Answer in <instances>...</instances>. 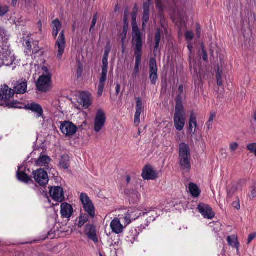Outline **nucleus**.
I'll return each instance as SVG.
<instances>
[{"instance_id":"f257e3e1","label":"nucleus","mask_w":256,"mask_h":256,"mask_svg":"<svg viewBox=\"0 0 256 256\" xmlns=\"http://www.w3.org/2000/svg\"><path fill=\"white\" fill-rule=\"evenodd\" d=\"M186 112L179 98L176 99L175 112L174 116V126L178 131H182L186 124Z\"/></svg>"},{"instance_id":"f03ea898","label":"nucleus","mask_w":256,"mask_h":256,"mask_svg":"<svg viewBox=\"0 0 256 256\" xmlns=\"http://www.w3.org/2000/svg\"><path fill=\"white\" fill-rule=\"evenodd\" d=\"M190 158L189 146L185 143H181L179 146V162L181 169L186 172L191 168Z\"/></svg>"},{"instance_id":"7ed1b4c3","label":"nucleus","mask_w":256,"mask_h":256,"mask_svg":"<svg viewBox=\"0 0 256 256\" xmlns=\"http://www.w3.org/2000/svg\"><path fill=\"white\" fill-rule=\"evenodd\" d=\"M42 74L39 77L36 86L38 90L47 92L52 88V74L46 67L42 68Z\"/></svg>"},{"instance_id":"20e7f679","label":"nucleus","mask_w":256,"mask_h":256,"mask_svg":"<svg viewBox=\"0 0 256 256\" xmlns=\"http://www.w3.org/2000/svg\"><path fill=\"white\" fill-rule=\"evenodd\" d=\"M66 47V40L64 36V31L62 30L56 42L54 49L56 58L60 60L64 52Z\"/></svg>"},{"instance_id":"39448f33","label":"nucleus","mask_w":256,"mask_h":256,"mask_svg":"<svg viewBox=\"0 0 256 256\" xmlns=\"http://www.w3.org/2000/svg\"><path fill=\"white\" fill-rule=\"evenodd\" d=\"M132 44L134 46V50H142V34L140 33L135 20L132 22Z\"/></svg>"},{"instance_id":"423d86ee","label":"nucleus","mask_w":256,"mask_h":256,"mask_svg":"<svg viewBox=\"0 0 256 256\" xmlns=\"http://www.w3.org/2000/svg\"><path fill=\"white\" fill-rule=\"evenodd\" d=\"M80 200L85 211L90 216L94 217L95 216L94 207L88 196L85 193H82Z\"/></svg>"},{"instance_id":"0eeeda50","label":"nucleus","mask_w":256,"mask_h":256,"mask_svg":"<svg viewBox=\"0 0 256 256\" xmlns=\"http://www.w3.org/2000/svg\"><path fill=\"white\" fill-rule=\"evenodd\" d=\"M106 120V114L102 110H98L94 119V130L96 132H100L104 126Z\"/></svg>"},{"instance_id":"6e6552de","label":"nucleus","mask_w":256,"mask_h":256,"mask_svg":"<svg viewBox=\"0 0 256 256\" xmlns=\"http://www.w3.org/2000/svg\"><path fill=\"white\" fill-rule=\"evenodd\" d=\"M32 175L35 181L40 186L46 185L49 180L47 172L42 168L33 172Z\"/></svg>"},{"instance_id":"1a4fd4ad","label":"nucleus","mask_w":256,"mask_h":256,"mask_svg":"<svg viewBox=\"0 0 256 256\" xmlns=\"http://www.w3.org/2000/svg\"><path fill=\"white\" fill-rule=\"evenodd\" d=\"M78 102L84 108H88L92 104V96L91 94L86 92H80L77 96Z\"/></svg>"},{"instance_id":"9d476101","label":"nucleus","mask_w":256,"mask_h":256,"mask_svg":"<svg viewBox=\"0 0 256 256\" xmlns=\"http://www.w3.org/2000/svg\"><path fill=\"white\" fill-rule=\"evenodd\" d=\"M150 79L151 83L155 85L158 79V67L156 60L154 58H151L150 60Z\"/></svg>"},{"instance_id":"9b49d317","label":"nucleus","mask_w":256,"mask_h":256,"mask_svg":"<svg viewBox=\"0 0 256 256\" xmlns=\"http://www.w3.org/2000/svg\"><path fill=\"white\" fill-rule=\"evenodd\" d=\"M50 194L52 198L58 202H61L64 200V190L60 186H52L50 190Z\"/></svg>"},{"instance_id":"f8f14e48","label":"nucleus","mask_w":256,"mask_h":256,"mask_svg":"<svg viewBox=\"0 0 256 256\" xmlns=\"http://www.w3.org/2000/svg\"><path fill=\"white\" fill-rule=\"evenodd\" d=\"M200 213L206 218L212 219L215 216L211 207L208 205L201 203L198 207Z\"/></svg>"},{"instance_id":"ddd939ff","label":"nucleus","mask_w":256,"mask_h":256,"mask_svg":"<svg viewBox=\"0 0 256 256\" xmlns=\"http://www.w3.org/2000/svg\"><path fill=\"white\" fill-rule=\"evenodd\" d=\"M62 132L66 136H72L77 130L76 127L72 123L68 122H64L61 124L60 127Z\"/></svg>"},{"instance_id":"4468645a","label":"nucleus","mask_w":256,"mask_h":256,"mask_svg":"<svg viewBox=\"0 0 256 256\" xmlns=\"http://www.w3.org/2000/svg\"><path fill=\"white\" fill-rule=\"evenodd\" d=\"M15 58L10 52L6 50L0 56V67L3 65L10 66L12 64L15 60Z\"/></svg>"},{"instance_id":"2eb2a0df","label":"nucleus","mask_w":256,"mask_h":256,"mask_svg":"<svg viewBox=\"0 0 256 256\" xmlns=\"http://www.w3.org/2000/svg\"><path fill=\"white\" fill-rule=\"evenodd\" d=\"M14 94V90L6 85L0 86V100L4 102L10 100Z\"/></svg>"},{"instance_id":"dca6fc26","label":"nucleus","mask_w":256,"mask_h":256,"mask_svg":"<svg viewBox=\"0 0 256 256\" xmlns=\"http://www.w3.org/2000/svg\"><path fill=\"white\" fill-rule=\"evenodd\" d=\"M142 50H134V55L136 57V63L134 72L132 74V77L134 79L140 72V66L141 63Z\"/></svg>"},{"instance_id":"f3484780","label":"nucleus","mask_w":256,"mask_h":256,"mask_svg":"<svg viewBox=\"0 0 256 256\" xmlns=\"http://www.w3.org/2000/svg\"><path fill=\"white\" fill-rule=\"evenodd\" d=\"M142 176L144 180H154L158 177V174L150 166H146L143 169Z\"/></svg>"},{"instance_id":"a211bd4d","label":"nucleus","mask_w":256,"mask_h":256,"mask_svg":"<svg viewBox=\"0 0 256 256\" xmlns=\"http://www.w3.org/2000/svg\"><path fill=\"white\" fill-rule=\"evenodd\" d=\"M143 108L142 102L140 98H136V112L134 114V123L136 126H138L140 124V116Z\"/></svg>"},{"instance_id":"6ab92c4d","label":"nucleus","mask_w":256,"mask_h":256,"mask_svg":"<svg viewBox=\"0 0 256 256\" xmlns=\"http://www.w3.org/2000/svg\"><path fill=\"white\" fill-rule=\"evenodd\" d=\"M60 214L64 218H70L73 213V208L72 206L66 202H63L60 206Z\"/></svg>"},{"instance_id":"aec40b11","label":"nucleus","mask_w":256,"mask_h":256,"mask_svg":"<svg viewBox=\"0 0 256 256\" xmlns=\"http://www.w3.org/2000/svg\"><path fill=\"white\" fill-rule=\"evenodd\" d=\"M151 6V0H146V2L144 3V12L142 17L143 26H144L149 20L150 11Z\"/></svg>"},{"instance_id":"412c9836","label":"nucleus","mask_w":256,"mask_h":256,"mask_svg":"<svg viewBox=\"0 0 256 256\" xmlns=\"http://www.w3.org/2000/svg\"><path fill=\"white\" fill-rule=\"evenodd\" d=\"M51 160L50 158L46 155H41L36 161V165L40 167H44L47 170L50 168L49 164Z\"/></svg>"},{"instance_id":"4be33fe9","label":"nucleus","mask_w":256,"mask_h":256,"mask_svg":"<svg viewBox=\"0 0 256 256\" xmlns=\"http://www.w3.org/2000/svg\"><path fill=\"white\" fill-rule=\"evenodd\" d=\"M146 212L142 213V216L146 218V225L148 226L150 223L155 220L158 215L156 211L154 210H150L149 211L146 210ZM140 215L142 216L141 213L140 214Z\"/></svg>"},{"instance_id":"5701e85b","label":"nucleus","mask_w":256,"mask_h":256,"mask_svg":"<svg viewBox=\"0 0 256 256\" xmlns=\"http://www.w3.org/2000/svg\"><path fill=\"white\" fill-rule=\"evenodd\" d=\"M14 92L16 94H24L26 92L27 82L26 80H20L16 82L14 87Z\"/></svg>"},{"instance_id":"b1692460","label":"nucleus","mask_w":256,"mask_h":256,"mask_svg":"<svg viewBox=\"0 0 256 256\" xmlns=\"http://www.w3.org/2000/svg\"><path fill=\"white\" fill-rule=\"evenodd\" d=\"M27 108L34 112L36 114V117L40 118L43 114V110L42 106L36 103L32 102L26 106Z\"/></svg>"},{"instance_id":"393cba45","label":"nucleus","mask_w":256,"mask_h":256,"mask_svg":"<svg viewBox=\"0 0 256 256\" xmlns=\"http://www.w3.org/2000/svg\"><path fill=\"white\" fill-rule=\"evenodd\" d=\"M188 125L189 127L188 130L189 132L192 134H194L196 129L197 127V122L196 116L194 112H192L190 114Z\"/></svg>"},{"instance_id":"a878e982","label":"nucleus","mask_w":256,"mask_h":256,"mask_svg":"<svg viewBox=\"0 0 256 256\" xmlns=\"http://www.w3.org/2000/svg\"><path fill=\"white\" fill-rule=\"evenodd\" d=\"M110 228L112 232L116 234L121 233L123 230V226L121 224L118 218H114L110 223Z\"/></svg>"},{"instance_id":"bb28decb","label":"nucleus","mask_w":256,"mask_h":256,"mask_svg":"<svg viewBox=\"0 0 256 256\" xmlns=\"http://www.w3.org/2000/svg\"><path fill=\"white\" fill-rule=\"evenodd\" d=\"M52 36L56 38L58 34V32L60 31L62 28V23L60 22L58 19H56L54 20L52 22Z\"/></svg>"},{"instance_id":"cd10ccee","label":"nucleus","mask_w":256,"mask_h":256,"mask_svg":"<svg viewBox=\"0 0 256 256\" xmlns=\"http://www.w3.org/2000/svg\"><path fill=\"white\" fill-rule=\"evenodd\" d=\"M86 234L91 240H96V228L93 226H88L86 228Z\"/></svg>"},{"instance_id":"c85d7f7f","label":"nucleus","mask_w":256,"mask_h":256,"mask_svg":"<svg viewBox=\"0 0 256 256\" xmlns=\"http://www.w3.org/2000/svg\"><path fill=\"white\" fill-rule=\"evenodd\" d=\"M189 192L191 195L194 196L197 198L200 194V190L197 185L194 183L191 182L188 186Z\"/></svg>"},{"instance_id":"c756f323","label":"nucleus","mask_w":256,"mask_h":256,"mask_svg":"<svg viewBox=\"0 0 256 256\" xmlns=\"http://www.w3.org/2000/svg\"><path fill=\"white\" fill-rule=\"evenodd\" d=\"M194 37V34L191 31H186L185 32V38L188 44V48L189 51L192 52L193 50V46L191 43V41L192 40Z\"/></svg>"},{"instance_id":"7c9ffc66","label":"nucleus","mask_w":256,"mask_h":256,"mask_svg":"<svg viewBox=\"0 0 256 256\" xmlns=\"http://www.w3.org/2000/svg\"><path fill=\"white\" fill-rule=\"evenodd\" d=\"M46 249L48 250L58 253L60 252V249L62 248L61 244H60L58 245H54L52 244L51 241H49L45 246Z\"/></svg>"},{"instance_id":"2f4dec72","label":"nucleus","mask_w":256,"mask_h":256,"mask_svg":"<svg viewBox=\"0 0 256 256\" xmlns=\"http://www.w3.org/2000/svg\"><path fill=\"white\" fill-rule=\"evenodd\" d=\"M17 178L19 180L26 184L32 181V179L24 172H18Z\"/></svg>"},{"instance_id":"473e14b6","label":"nucleus","mask_w":256,"mask_h":256,"mask_svg":"<svg viewBox=\"0 0 256 256\" xmlns=\"http://www.w3.org/2000/svg\"><path fill=\"white\" fill-rule=\"evenodd\" d=\"M161 36H160V29H158L156 30V34L155 36V40H156V44L154 48V54L156 55V51L159 46V44Z\"/></svg>"},{"instance_id":"72a5a7b5","label":"nucleus","mask_w":256,"mask_h":256,"mask_svg":"<svg viewBox=\"0 0 256 256\" xmlns=\"http://www.w3.org/2000/svg\"><path fill=\"white\" fill-rule=\"evenodd\" d=\"M189 62H190V67L191 69L193 68L195 72H196V62L194 59V57L192 56V52L190 53V56H189Z\"/></svg>"},{"instance_id":"f704fd0d","label":"nucleus","mask_w":256,"mask_h":256,"mask_svg":"<svg viewBox=\"0 0 256 256\" xmlns=\"http://www.w3.org/2000/svg\"><path fill=\"white\" fill-rule=\"evenodd\" d=\"M60 168L64 169H68L70 166L68 158L67 156L62 157L60 162Z\"/></svg>"},{"instance_id":"c9c22d12","label":"nucleus","mask_w":256,"mask_h":256,"mask_svg":"<svg viewBox=\"0 0 256 256\" xmlns=\"http://www.w3.org/2000/svg\"><path fill=\"white\" fill-rule=\"evenodd\" d=\"M222 70H220V68H218L216 72V78L217 84L219 86H223V82L222 80Z\"/></svg>"},{"instance_id":"e433bc0d","label":"nucleus","mask_w":256,"mask_h":256,"mask_svg":"<svg viewBox=\"0 0 256 256\" xmlns=\"http://www.w3.org/2000/svg\"><path fill=\"white\" fill-rule=\"evenodd\" d=\"M236 188L234 187H230L227 190V200L230 201L234 194Z\"/></svg>"},{"instance_id":"4c0bfd02","label":"nucleus","mask_w":256,"mask_h":256,"mask_svg":"<svg viewBox=\"0 0 256 256\" xmlns=\"http://www.w3.org/2000/svg\"><path fill=\"white\" fill-rule=\"evenodd\" d=\"M139 233L136 228H132L129 232V238L133 240H135L138 236Z\"/></svg>"},{"instance_id":"58836bf2","label":"nucleus","mask_w":256,"mask_h":256,"mask_svg":"<svg viewBox=\"0 0 256 256\" xmlns=\"http://www.w3.org/2000/svg\"><path fill=\"white\" fill-rule=\"evenodd\" d=\"M247 149L256 157V143L254 142L248 144L246 146Z\"/></svg>"},{"instance_id":"ea45409f","label":"nucleus","mask_w":256,"mask_h":256,"mask_svg":"<svg viewBox=\"0 0 256 256\" xmlns=\"http://www.w3.org/2000/svg\"><path fill=\"white\" fill-rule=\"evenodd\" d=\"M104 85L105 83L99 82L98 86V97H100L102 96Z\"/></svg>"},{"instance_id":"a19ab883","label":"nucleus","mask_w":256,"mask_h":256,"mask_svg":"<svg viewBox=\"0 0 256 256\" xmlns=\"http://www.w3.org/2000/svg\"><path fill=\"white\" fill-rule=\"evenodd\" d=\"M82 71H83V65L80 62H78V69H77V72H76V75H77L78 78H80L82 76Z\"/></svg>"},{"instance_id":"79ce46f5","label":"nucleus","mask_w":256,"mask_h":256,"mask_svg":"<svg viewBox=\"0 0 256 256\" xmlns=\"http://www.w3.org/2000/svg\"><path fill=\"white\" fill-rule=\"evenodd\" d=\"M108 58H102V71L108 72Z\"/></svg>"},{"instance_id":"37998d69","label":"nucleus","mask_w":256,"mask_h":256,"mask_svg":"<svg viewBox=\"0 0 256 256\" xmlns=\"http://www.w3.org/2000/svg\"><path fill=\"white\" fill-rule=\"evenodd\" d=\"M238 144L236 142H232L230 144V150L231 152L234 153L238 148Z\"/></svg>"},{"instance_id":"c03bdc74","label":"nucleus","mask_w":256,"mask_h":256,"mask_svg":"<svg viewBox=\"0 0 256 256\" xmlns=\"http://www.w3.org/2000/svg\"><path fill=\"white\" fill-rule=\"evenodd\" d=\"M88 220V216H82L80 218L78 226L80 227L82 226Z\"/></svg>"},{"instance_id":"a18cd8bd","label":"nucleus","mask_w":256,"mask_h":256,"mask_svg":"<svg viewBox=\"0 0 256 256\" xmlns=\"http://www.w3.org/2000/svg\"><path fill=\"white\" fill-rule=\"evenodd\" d=\"M110 50H111V46H110V42H108L107 43V44L105 47L104 53L103 57L108 58V55L110 52Z\"/></svg>"},{"instance_id":"49530a36","label":"nucleus","mask_w":256,"mask_h":256,"mask_svg":"<svg viewBox=\"0 0 256 256\" xmlns=\"http://www.w3.org/2000/svg\"><path fill=\"white\" fill-rule=\"evenodd\" d=\"M228 244L230 246L236 248L237 252L238 251V248L240 246L239 241H228Z\"/></svg>"},{"instance_id":"de8ad7c7","label":"nucleus","mask_w":256,"mask_h":256,"mask_svg":"<svg viewBox=\"0 0 256 256\" xmlns=\"http://www.w3.org/2000/svg\"><path fill=\"white\" fill-rule=\"evenodd\" d=\"M20 103L16 101L12 102H8L6 104V106L10 108H20V106H19Z\"/></svg>"},{"instance_id":"09e8293b","label":"nucleus","mask_w":256,"mask_h":256,"mask_svg":"<svg viewBox=\"0 0 256 256\" xmlns=\"http://www.w3.org/2000/svg\"><path fill=\"white\" fill-rule=\"evenodd\" d=\"M8 12V8L0 5V16L5 15Z\"/></svg>"},{"instance_id":"8fccbe9b","label":"nucleus","mask_w":256,"mask_h":256,"mask_svg":"<svg viewBox=\"0 0 256 256\" xmlns=\"http://www.w3.org/2000/svg\"><path fill=\"white\" fill-rule=\"evenodd\" d=\"M97 22V15L95 14L92 18V26L90 29V32H92L94 31V26H95L96 23Z\"/></svg>"},{"instance_id":"3c124183","label":"nucleus","mask_w":256,"mask_h":256,"mask_svg":"<svg viewBox=\"0 0 256 256\" xmlns=\"http://www.w3.org/2000/svg\"><path fill=\"white\" fill-rule=\"evenodd\" d=\"M107 74L108 72L102 71L101 76L100 78V82H106V78H107Z\"/></svg>"},{"instance_id":"603ef678","label":"nucleus","mask_w":256,"mask_h":256,"mask_svg":"<svg viewBox=\"0 0 256 256\" xmlns=\"http://www.w3.org/2000/svg\"><path fill=\"white\" fill-rule=\"evenodd\" d=\"M249 197L250 199H253L256 197V187H253L249 194Z\"/></svg>"},{"instance_id":"864d4df0","label":"nucleus","mask_w":256,"mask_h":256,"mask_svg":"<svg viewBox=\"0 0 256 256\" xmlns=\"http://www.w3.org/2000/svg\"><path fill=\"white\" fill-rule=\"evenodd\" d=\"M126 35H127V32H122L120 34V36L121 38V42L122 43V47L124 48V45L126 38Z\"/></svg>"},{"instance_id":"5fc2aeb1","label":"nucleus","mask_w":256,"mask_h":256,"mask_svg":"<svg viewBox=\"0 0 256 256\" xmlns=\"http://www.w3.org/2000/svg\"><path fill=\"white\" fill-rule=\"evenodd\" d=\"M131 218H132V216L130 215V214H128V216H126L124 218V222L126 224H130L131 222H132Z\"/></svg>"},{"instance_id":"6e6d98bb","label":"nucleus","mask_w":256,"mask_h":256,"mask_svg":"<svg viewBox=\"0 0 256 256\" xmlns=\"http://www.w3.org/2000/svg\"><path fill=\"white\" fill-rule=\"evenodd\" d=\"M196 36L198 38L200 37V26L198 24L196 26Z\"/></svg>"},{"instance_id":"4d7b16f0","label":"nucleus","mask_w":256,"mask_h":256,"mask_svg":"<svg viewBox=\"0 0 256 256\" xmlns=\"http://www.w3.org/2000/svg\"><path fill=\"white\" fill-rule=\"evenodd\" d=\"M162 0H156V7L160 10H162L163 9V6L162 4Z\"/></svg>"},{"instance_id":"13d9d810","label":"nucleus","mask_w":256,"mask_h":256,"mask_svg":"<svg viewBox=\"0 0 256 256\" xmlns=\"http://www.w3.org/2000/svg\"><path fill=\"white\" fill-rule=\"evenodd\" d=\"M202 57L204 60L206 61L208 60V55L206 51L204 50L203 46H202Z\"/></svg>"},{"instance_id":"bf43d9fd","label":"nucleus","mask_w":256,"mask_h":256,"mask_svg":"<svg viewBox=\"0 0 256 256\" xmlns=\"http://www.w3.org/2000/svg\"><path fill=\"white\" fill-rule=\"evenodd\" d=\"M25 47L28 50H30L32 48V46L30 45V42L28 40L26 42Z\"/></svg>"},{"instance_id":"052dcab7","label":"nucleus","mask_w":256,"mask_h":256,"mask_svg":"<svg viewBox=\"0 0 256 256\" xmlns=\"http://www.w3.org/2000/svg\"><path fill=\"white\" fill-rule=\"evenodd\" d=\"M227 240H238V236L236 235H232V236H228Z\"/></svg>"},{"instance_id":"680f3d73","label":"nucleus","mask_w":256,"mask_h":256,"mask_svg":"<svg viewBox=\"0 0 256 256\" xmlns=\"http://www.w3.org/2000/svg\"><path fill=\"white\" fill-rule=\"evenodd\" d=\"M216 114L215 112H210V116L209 118V120L208 121H210V122H212L214 117L216 116Z\"/></svg>"},{"instance_id":"e2e57ef3","label":"nucleus","mask_w":256,"mask_h":256,"mask_svg":"<svg viewBox=\"0 0 256 256\" xmlns=\"http://www.w3.org/2000/svg\"><path fill=\"white\" fill-rule=\"evenodd\" d=\"M128 24L126 22H124V26H123L122 32H128Z\"/></svg>"},{"instance_id":"0e129e2a","label":"nucleus","mask_w":256,"mask_h":256,"mask_svg":"<svg viewBox=\"0 0 256 256\" xmlns=\"http://www.w3.org/2000/svg\"><path fill=\"white\" fill-rule=\"evenodd\" d=\"M5 36L4 30L2 28H0V39H3Z\"/></svg>"},{"instance_id":"69168bd1","label":"nucleus","mask_w":256,"mask_h":256,"mask_svg":"<svg viewBox=\"0 0 256 256\" xmlns=\"http://www.w3.org/2000/svg\"><path fill=\"white\" fill-rule=\"evenodd\" d=\"M256 238V234L254 233L249 236L248 240H253Z\"/></svg>"},{"instance_id":"338daca9","label":"nucleus","mask_w":256,"mask_h":256,"mask_svg":"<svg viewBox=\"0 0 256 256\" xmlns=\"http://www.w3.org/2000/svg\"><path fill=\"white\" fill-rule=\"evenodd\" d=\"M120 86L119 84H116V92L117 94H118L120 92Z\"/></svg>"},{"instance_id":"774afa93","label":"nucleus","mask_w":256,"mask_h":256,"mask_svg":"<svg viewBox=\"0 0 256 256\" xmlns=\"http://www.w3.org/2000/svg\"><path fill=\"white\" fill-rule=\"evenodd\" d=\"M206 126H207L208 130L210 129L212 126V122H210V121H208L206 124Z\"/></svg>"}]
</instances>
